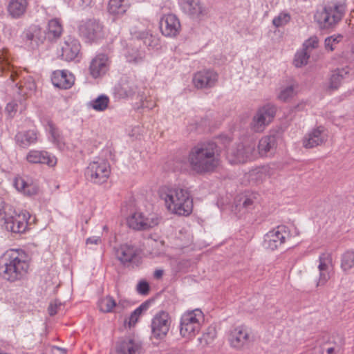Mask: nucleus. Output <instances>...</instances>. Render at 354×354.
I'll return each mask as SVG.
<instances>
[{
  "instance_id": "nucleus-2",
  "label": "nucleus",
  "mask_w": 354,
  "mask_h": 354,
  "mask_svg": "<svg viewBox=\"0 0 354 354\" xmlns=\"http://www.w3.org/2000/svg\"><path fill=\"white\" fill-rule=\"evenodd\" d=\"M159 194L160 198L165 201L167 209L174 213L187 216L192 212L193 202L186 189L164 186L160 189Z\"/></svg>"
},
{
  "instance_id": "nucleus-33",
  "label": "nucleus",
  "mask_w": 354,
  "mask_h": 354,
  "mask_svg": "<svg viewBox=\"0 0 354 354\" xmlns=\"http://www.w3.org/2000/svg\"><path fill=\"white\" fill-rule=\"evenodd\" d=\"M128 8L126 0H109L108 11L114 15H123Z\"/></svg>"
},
{
  "instance_id": "nucleus-27",
  "label": "nucleus",
  "mask_w": 354,
  "mask_h": 354,
  "mask_svg": "<svg viewBox=\"0 0 354 354\" xmlns=\"http://www.w3.org/2000/svg\"><path fill=\"white\" fill-rule=\"evenodd\" d=\"M138 86L133 79L125 78L122 80L118 88V93L121 97H133L137 92Z\"/></svg>"
},
{
  "instance_id": "nucleus-26",
  "label": "nucleus",
  "mask_w": 354,
  "mask_h": 354,
  "mask_svg": "<svg viewBox=\"0 0 354 354\" xmlns=\"http://www.w3.org/2000/svg\"><path fill=\"white\" fill-rule=\"evenodd\" d=\"M279 138L277 133H270L269 135L263 137L259 142L258 150L261 156H266L269 152H272Z\"/></svg>"
},
{
  "instance_id": "nucleus-57",
  "label": "nucleus",
  "mask_w": 354,
  "mask_h": 354,
  "mask_svg": "<svg viewBox=\"0 0 354 354\" xmlns=\"http://www.w3.org/2000/svg\"><path fill=\"white\" fill-rule=\"evenodd\" d=\"M169 354H185V353L181 350L175 349V350L171 351Z\"/></svg>"
},
{
  "instance_id": "nucleus-37",
  "label": "nucleus",
  "mask_w": 354,
  "mask_h": 354,
  "mask_svg": "<svg viewBox=\"0 0 354 354\" xmlns=\"http://www.w3.org/2000/svg\"><path fill=\"white\" fill-rule=\"evenodd\" d=\"M109 103V98L106 95H101L91 101L89 105L95 111H103L108 107Z\"/></svg>"
},
{
  "instance_id": "nucleus-56",
  "label": "nucleus",
  "mask_w": 354,
  "mask_h": 354,
  "mask_svg": "<svg viewBox=\"0 0 354 354\" xmlns=\"http://www.w3.org/2000/svg\"><path fill=\"white\" fill-rule=\"evenodd\" d=\"M163 274V270H156L155 272H154V274H153V276L156 279H160L162 277Z\"/></svg>"
},
{
  "instance_id": "nucleus-61",
  "label": "nucleus",
  "mask_w": 354,
  "mask_h": 354,
  "mask_svg": "<svg viewBox=\"0 0 354 354\" xmlns=\"http://www.w3.org/2000/svg\"><path fill=\"white\" fill-rule=\"evenodd\" d=\"M151 36H150L149 37H147L145 38V40L144 41L145 44H147V41H149L151 39Z\"/></svg>"
},
{
  "instance_id": "nucleus-14",
  "label": "nucleus",
  "mask_w": 354,
  "mask_h": 354,
  "mask_svg": "<svg viewBox=\"0 0 354 354\" xmlns=\"http://www.w3.org/2000/svg\"><path fill=\"white\" fill-rule=\"evenodd\" d=\"M228 340L232 347L240 350L248 348L252 342V338L248 328L239 326L230 331Z\"/></svg>"
},
{
  "instance_id": "nucleus-52",
  "label": "nucleus",
  "mask_w": 354,
  "mask_h": 354,
  "mask_svg": "<svg viewBox=\"0 0 354 354\" xmlns=\"http://www.w3.org/2000/svg\"><path fill=\"white\" fill-rule=\"evenodd\" d=\"M101 242L100 236H92L86 239V244H98Z\"/></svg>"
},
{
  "instance_id": "nucleus-20",
  "label": "nucleus",
  "mask_w": 354,
  "mask_h": 354,
  "mask_svg": "<svg viewBox=\"0 0 354 354\" xmlns=\"http://www.w3.org/2000/svg\"><path fill=\"white\" fill-rule=\"evenodd\" d=\"M26 160L30 163L45 164L49 167H54L57 164L55 156L46 151L31 150L28 153Z\"/></svg>"
},
{
  "instance_id": "nucleus-41",
  "label": "nucleus",
  "mask_w": 354,
  "mask_h": 354,
  "mask_svg": "<svg viewBox=\"0 0 354 354\" xmlns=\"http://www.w3.org/2000/svg\"><path fill=\"white\" fill-rule=\"evenodd\" d=\"M295 95V86L294 85H290L281 90L278 97L279 100L286 102L289 99L293 97Z\"/></svg>"
},
{
  "instance_id": "nucleus-13",
  "label": "nucleus",
  "mask_w": 354,
  "mask_h": 354,
  "mask_svg": "<svg viewBox=\"0 0 354 354\" xmlns=\"http://www.w3.org/2000/svg\"><path fill=\"white\" fill-rule=\"evenodd\" d=\"M4 221L3 227L12 234L24 233L28 227L27 215L24 214H15L8 215L6 214L3 217Z\"/></svg>"
},
{
  "instance_id": "nucleus-16",
  "label": "nucleus",
  "mask_w": 354,
  "mask_h": 354,
  "mask_svg": "<svg viewBox=\"0 0 354 354\" xmlns=\"http://www.w3.org/2000/svg\"><path fill=\"white\" fill-rule=\"evenodd\" d=\"M115 348L116 354H141L143 352L142 342L130 336L119 338Z\"/></svg>"
},
{
  "instance_id": "nucleus-49",
  "label": "nucleus",
  "mask_w": 354,
  "mask_h": 354,
  "mask_svg": "<svg viewBox=\"0 0 354 354\" xmlns=\"http://www.w3.org/2000/svg\"><path fill=\"white\" fill-rule=\"evenodd\" d=\"M250 176L252 178V179L254 178L257 180H260L261 181H262L263 178H265L266 175L261 170H256L253 171L250 174Z\"/></svg>"
},
{
  "instance_id": "nucleus-18",
  "label": "nucleus",
  "mask_w": 354,
  "mask_h": 354,
  "mask_svg": "<svg viewBox=\"0 0 354 354\" xmlns=\"http://www.w3.org/2000/svg\"><path fill=\"white\" fill-rule=\"evenodd\" d=\"M218 74L213 70H203L195 73L193 83L197 88H208L215 86Z\"/></svg>"
},
{
  "instance_id": "nucleus-19",
  "label": "nucleus",
  "mask_w": 354,
  "mask_h": 354,
  "mask_svg": "<svg viewBox=\"0 0 354 354\" xmlns=\"http://www.w3.org/2000/svg\"><path fill=\"white\" fill-rule=\"evenodd\" d=\"M117 259L126 266L129 263H138V250L133 245L129 244L121 245L115 249Z\"/></svg>"
},
{
  "instance_id": "nucleus-45",
  "label": "nucleus",
  "mask_w": 354,
  "mask_h": 354,
  "mask_svg": "<svg viewBox=\"0 0 354 354\" xmlns=\"http://www.w3.org/2000/svg\"><path fill=\"white\" fill-rule=\"evenodd\" d=\"M216 331L214 328L209 327L207 328V332L204 333L203 337L200 339L201 341L203 340L206 344H210L216 337Z\"/></svg>"
},
{
  "instance_id": "nucleus-1",
  "label": "nucleus",
  "mask_w": 354,
  "mask_h": 354,
  "mask_svg": "<svg viewBox=\"0 0 354 354\" xmlns=\"http://www.w3.org/2000/svg\"><path fill=\"white\" fill-rule=\"evenodd\" d=\"M221 148L214 141L200 142L188 157L192 169L198 174L212 172L218 166Z\"/></svg>"
},
{
  "instance_id": "nucleus-43",
  "label": "nucleus",
  "mask_w": 354,
  "mask_h": 354,
  "mask_svg": "<svg viewBox=\"0 0 354 354\" xmlns=\"http://www.w3.org/2000/svg\"><path fill=\"white\" fill-rule=\"evenodd\" d=\"M290 20V16L288 13L281 12L273 19L272 24L275 27L279 28L287 24Z\"/></svg>"
},
{
  "instance_id": "nucleus-39",
  "label": "nucleus",
  "mask_w": 354,
  "mask_h": 354,
  "mask_svg": "<svg viewBox=\"0 0 354 354\" xmlns=\"http://www.w3.org/2000/svg\"><path fill=\"white\" fill-rule=\"evenodd\" d=\"M341 268L347 271L354 268V252L347 251L342 257Z\"/></svg>"
},
{
  "instance_id": "nucleus-62",
  "label": "nucleus",
  "mask_w": 354,
  "mask_h": 354,
  "mask_svg": "<svg viewBox=\"0 0 354 354\" xmlns=\"http://www.w3.org/2000/svg\"><path fill=\"white\" fill-rule=\"evenodd\" d=\"M34 87H35V85H34L33 84H32L30 86V89H32Z\"/></svg>"
},
{
  "instance_id": "nucleus-30",
  "label": "nucleus",
  "mask_w": 354,
  "mask_h": 354,
  "mask_svg": "<svg viewBox=\"0 0 354 354\" xmlns=\"http://www.w3.org/2000/svg\"><path fill=\"white\" fill-rule=\"evenodd\" d=\"M17 143L23 148H26L37 141V134L34 131L19 132L15 136Z\"/></svg>"
},
{
  "instance_id": "nucleus-12",
  "label": "nucleus",
  "mask_w": 354,
  "mask_h": 354,
  "mask_svg": "<svg viewBox=\"0 0 354 354\" xmlns=\"http://www.w3.org/2000/svg\"><path fill=\"white\" fill-rule=\"evenodd\" d=\"M171 319L165 311L156 313L151 321V333L154 338L162 339L165 338L169 330Z\"/></svg>"
},
{
  "instance_id": "nucleus-55",
  "label": "nucleus",
  "mask_w": 354,
  "mask_h": 354,
  "mask_svg": "<svg viewBox=\"0 0 354 354\" xmlns=\"http://www.w3.org/2000/svg\"><path fill=\"white\" fill-rule=\"evenodd\" d=\"M5 202L2 198H0V215H5L6 214L5 212Z\"/></svg>"
},
{
  "instance_id": "nucleus-29",
  "label": "nucleus",
  "mask_w": 354,
  "mask_h": 354,
  "mask_svg": "<svg viewBox=\"0 0 354 354\" xmlns=\"http://www.w3.org/2000/svg\"><path fill=\"white\" fill-rule=\"evenodd\" d=\"M27 6V0H12L8 4V10L13 18H19L25 13Z\"/></svg>"
},
{
  "instance_id": "nucleus-48",
  "label": "nucleus",
  "mask_w": 354,
  "mask_h": 354,
  "mask_svg": "<svg viewBox=\"0 0 354 354\" xmlns=\"http://www.w3.org/2000/svg\"><path fill=\"white\" fill-rule=\"evenodd\" d=\"M129 305V301L127 299H120L118 303H116V310L118 313L122 312L124 308H127Z\"/></svg>"
},
{
  "instance_id": "nucleus-5",
  "label": "nucleus",
  "mask_w": 354,
  "mask_h": 354,
  "mask_svg": "<svg viewBox=\"0 0 354 354\" xmlns=\"http://www.w3.org/2000/svg\"><path fill=\"white\" fill-rule=\"evenodd\" d=\"M204 315L201 309L196 308L184 313L180 318V333L185 338H192L201 329Z\"/></svg>"
},
{
  "instance_id": "nucleus-42",
  "label": "nucleus",
  "mask_w": 354,
  "mask_h": 354,
  "mask_svg": "<svg viewBox=\"0 0 354 354\" xmlns=\"http://www.w3.org/2000/svg\"><path fill=\"white\" fill-rule=\"evenodd\" d=\"M48 126L49 128V132L51 135L53 142L56 143L57 145H59L62 143V138L59 133V130L55 126V124L52 122H48Z\"/></svg>"
},
{
  "instance_id": "nucleus-51",
  "label": "nucleus",
  "mask_w": 354,
  "mask_h": 354,
  "mask_svg": "<svg viewBox=\"0 0 354 354\" xmlns=\"http://www.w3.org/2000/svg\"><path fill=\"white\" fill-rule=\"evenodd\" d=\"M30 32V29L28 28L24 32V39L26 42L30 43V46L32 48V45L35 44V37L29 36Z\"/></svg>"
},
{
  "instance_id": "nucleus-17",
  "label": "nucleus",
  "mask_w": 354,
  "mask_h": 354,
  "mask_svg": "<svg viewBox=\"0 0 354 354\" xmlns=\"http://www.w3.org/2000/svg\"><path fill=\"white\" fill-rule=\"evenodd\" d=\"M181 28L178 18L173 14L164 15L160 21V29L166 37H174L179 34Z\"/></svg>"
},
{
  "instance_id": "nucleus-47",
  "label": "nucleus",
  "mask_w": 354,
  "mask_h": 354,
  "mask_svg": "<svg viewBox=\"0 0 354 354\" xmlns=\"http://www.w3.org/2000/svg\"><path fill=\"white\" fill-rule=\"evenodd\" d=\"M137 292L142 295H147L150 291L149 283L145 280H141L136 286Z\"/></svg>"
},
{
  "instance_id": "nucleus-10",
  "label": "nucleus",
  "mask_w": 354,
  "mask_h": 354,
  "mask_svg": "<svg viewBox=\"0 0 354 354\" xmlns=\"http://www.w3.org/2000/svg\"><path fill=\"white\" fill-rule=\"evenodd\" d=\"M275 113V107L270 104L260 108L252 119L250 124L251 129L256 132L263 131L266 126L271 122Z\"/></svg>"
},
{
  "instance_id": "nucleus-63",
  "label": "nucleus",
  "mask_w": 354,
  "mask_h": 354,
  "mask_svg": "<svg viewBox=\"0 0 354 354\" xmlns=\"http://www.w3.org/2000/svg\"><path fill=\"white\" fill-rule=\"evenodd\" d=\"M0 354H7V353H1Z\"/></svg>"
},
{
  "instance_id": "nucleus-60",
  "label": "nucleus",
  "mask_w": 354,
  "mask_h": 354,
  "mask_svg": "<svg viewBox=\"0 0 354 354\" xmlns=\"http://www.w3.org/2000/svg\"><path fill=\"white\" fill-rule=\"evenodd\" d=\"M54 349H56L58 351H59L60 354H66V352H65V351L64 349H61V348H59L58 347H55Z\"/></svg>"
},
{
  "instance_id": "nucleus-24",
  "label": "nucleus",
  "mask_w": 354,
  "mask_h": 354,
  "mask_svg": "<svg viewBox=\"0 0 354 354\" xmlns=\"http://www.w3.org/2000/svg\"><path fill=\"white\" fill-rule=\"evenodd\" d=\"M108 57L106 55L100 54L93 58L89 66L90 73L93 77L97 78L106 73Z\"/></svg>"
},
{
  "instance_id": "nucleus-40",
  "label": "nucleus",
  "mask_w": 354,
  "mask_h": 354,
  "mask_svg": "<svg viewBox=\"0 0 354 354\" xmlns=\"http://www.w3.org/2000/svg\"><path fill=\"white\" fill-rule=\"evenodd\" d=\"M310 55V51L305 50L304 48L297 52L294 59L295 66L299 68L307 64Z\"/></svg>"
},
{
  "instance_id": "nucleus-22",
  "label": "nucleus",
  "mask_w": 354,
  "mask_h": 354,
  "mask_svg": "<svg viewBox=\"0 0 354 354\" xmlns=\"http://www.w3.org/2000/svg\"><path fill=\"white\" fill-rule=\"evenodd\" d=\"M51 80L55 86L62 89L70 88L74 84L73 75L67 71H54Z\"/></svg>"
},
{
  "instance_id": "nucleus-25",
  "label": "nucleus",
  "mask_w": 354,
  "mask_h": 354,
  "mask_svg": "<svg viewBox=\"0 0 354 354\" xmlns=\"http://www.w3.org/2000/svg\"><path fill=\"white\" fill-rule=\"evenodd\" d=\"M319 278L317 286L325 284L330 279V267L331 266V257L328 254H322L319 258Z\"/></svg>"
},
{
  "instance_id": "nucleus-15",
  "label": "nucleus",
  "mask_w": 354,
  "mask_h": 354,
  "mask_svg": "<svg viewBox=\"0 0 354 354\" xmlns=\"http://www.w3.org/2000/svg\"><path fill=\"white\" fill-rule=\"evenodd\" d=\"M159 223L158 218L155 214L145 216L141 212H135L127 219L129 227L136 230H146L153 227Z\"/></svg>"
},
{
  "instance_id": "nucleus-35",
  "label": "nucleus",
  "mask_w": 354,
  "mask_h": 354,
  "mask_svg": "<svg viewBox=\"0 0 354 354\" xmlns=\"http://www.w3.org/2000/svg\"><path fill=\"white\" fill-rule=\"evenodd\" d=\"M125 56L129 62L137 64L143 59L144 52L140 50L138 47L131 46L127 48Z\"/></svg>"
},
{
  "instance_id": "nucleus-9",
  "label": "nucleus",
  "mask_w": 354,
  "mask_h": 354,
  "mask_svg": "<svg viewBox=\"0 0 354 354\" xmlns=\"http://www.w3.org/2000/svg\"><path fill=\"white\" fill-rule=\"evenodd\" d=\"M289 236L288 227L279 225L264 236L263 246L268 250H274L281 247Z\"/></svg>"
},
{
  "instance_id": "nucleus-32",
  "label": "nucleus",
  "mask_w": 354,
  "mask_h": 354,
  "mask_svg": "<svg viewBox=\"0 0 354 354\" xmlns=\"http://www.w3.org/2000/svg\"><path fill=\"white\" fill-rule=\"evenodd\" d=\"M63 31L60 21L57 19L49 21L48 24V32L46 33L48 39L50 41L56 40L60 37Z\"/></svg>"
},
{
  "instance_id": "nucleus-8",
  "label": "nucleus",
  "mask_w": 354,
  "mask_h": 354,
  "mask_svg": "<svg viewBox=\"0 0 354 354\" xmlns=\"http://www.w3.org/2000/svg\"><path fill=\"white\" fill-rule=\"evenodd\" d=\"M110 174V166L104 160L91 162L85 170L86 178L95 184H102L106 181Z\"/></svg>"
},
{
  "instance_id": "nucleus-21",
  "label": "nucleus",
  "mask_w": 354,
  "mask_h": 354,
  "mask_svg": "<svg viewBox=\"0 0 354 354\" xmlns=\"http://www.w3.org/2000/svg\"><path fill=\"white\" fill-rule=\"evenodd\" d=\"M80 51V44L77 39L68 37L62 46V59L71 62L75 59Z\"/></svg>"
},
{
  "instance_id": "nucleus-3",
  "label": "nucleus",
  "mask_w": 354,
  "mask_h": 354,
  "mask_svg": "<svg viewBox=\"0 0 354 354\" xmlns=\"http://www.w3.org/2000/svg\"><path fill=\"white\" fill-rule=\"evenodd\" d=\"M28 265L14 250L6 252L0 257V275L10 282L21 280L27 272Z\"/></svg>"
},
{
  "instance_id": "nucleus-31",
  "label": "nucleus",
  "mask_w": 354,
  "mask_h": 354,
  "mask_svg": "<svg viewBox=\"0 0 354 354\" xmlns=\"http://www.w3.org/2000/svg\"><path fill=\"white\" fill-rule=\"evenodd\" d=\"M348 74L347 68H337L332 72L330 77L329 88L335 90L339 88L342 80Z\"/></svg>"
},
{
  "instance_id": "nucleus-46",
  "label": "nucleus",
  "mask_w": 354,
  "mask_h": 354,
  "mask_svg": "<svg viewBox=\"0 0 354 354\" xmlns=\"http://www.w3.org/2000/svg\"><path fill=\"white\" fill-rule=\"evenodd\" d=\"M318 46V39L316 36H313L310 37L308 39L306 40L303 44V48L305 50L310 51L314 48H316Z\"/></svg>"
},
{
  "instance_id": "nucleus-53",
  "label": "nucleus",
  "mask_w": 354,
  "mask_h": 354,
  "mask_svg": "<svg viewBox=\"0 0 354 354\" xmlns=\"http://www.w3.org/2000/svg\"><path fill=\"white\" fill-rule=\"evenodd\" d=\"M253 205V200L250 198L245 197L243 202V206L245 209H250V207Z\"/></svg>"
},
{
  "instance_id": "nucleus-34",
  "label": "nucleus",
  "mask_w": 354,
  "mask_h": 354,
  "mask_svg": "<svg viewBox=\"0 0 354 354\" xmlns=\"http://www.w3.org/2000/svg\"><path fill=\"white\" fill-rule=\"evenodd\" d=\"M28 28L30 31L29 36L35 37V44L32 45V48H37L46 39L47 37L45 31L36 25L31 26Z\"/></svg>"
},
{
  "instance_id": "nucleus-23",
  "label": "nucleus",
  "mask_w": 354,
  "mask_h": 354,
  "mask_svg": "<svg viewBox=\"0 0 354 354\" xmlns=\"http://www.w3.org/2000/svg\"><path fill=\"white\" fill-rule=\"evenodd\" d=\"M326 140V134L322 127L313 129L304 139L306 148H313L324 143Z\"/></svg>"
},
{
  "instance_id": "nucleus-36",
  "label": "nucleus",
  "mask_w": 354,
  "mask_h": 354,
  "mask_svg": "<svg viewBox=\"0 0 354 354\" xmlns=\"http://www.w3.org/2000/svg\"><path fill=\"white\" fill-rule=\"evenodd\" d=\"M149 304L150 302L146 301L131 313L129 321V327L133 326L137 323L140 316L148 309Z\"/></svg>"
},
{
  "instance_id": "nucleus-28",
  "label": "nucleus",
  "mask_w": 354,
  "mask_h": 354,
  "mask_svg": "<svg viewBox=\"0 0 354 354\" xmlns=\"http://www.w3.org/2000/svg\"><path fill=\"white\" fill-rule=\"evenodd\" d=\"M14 185L18 191L22 192L27 196L35 195L38 192L37 185L21 177H18L15 179Z\"/></svg>"
},
{
  "instance_id": "nucleus-11",
  "label": "nucleus",
  "mask_w": 354,
  "mask_h": 354,
  "mask_svg": "<svg viewBox=\"0 0 354 354\" xmlns=\"http://www.w3.org/2000/svg\"><path fill=\"white\" fill-rule=\"evenodd\" d=\"M181 8L183 12L193 20L201 21L208 17L209 9L199 0H183Z\"/></svg>"
},
{
  "instance_id": "nucleus-6",
  "label": "nucleus",
  "mask_w": 354,
  "mask_h": 354,
  "mask_svg": "<svg viewBox=\"0 0 354 354\" xmlns=\"http://www.w3.org/2000/svg\"><path fill=\"white\" fill-rule=\"evenodd\" d=\"M255 147L252 141L234 144L227 149V159L232 165L245 162L255 157Z\"/></svg>"
},
{
  "instance_id": "nucleus-7",
  "label": "nucleus",
  "mask_w": 354,
  "mask_h": 354,
  "mask_svg": "<svg viewBox=\"0 0 354 354\" xmlns=\"http://www.w3.org/2000/svg\"><path fill=\"white\" fill-rule=\"evenodd\" d=\"M80 37L86 42H96L104 37V26L99 20L89 19L82 21L78 27Z\"/></svg>"
},
{
  "instance_id": "nucleus-50",
  "label": "nucleus",
  "mask_w": 354,
  "mask_h": 354,
  "mask_svg": "<svg viewBox=\"0 0 354 354\" xmlns=\"http://www.w3.org/2000/svg\"><path fill=\"white\" fill-rule=\"evenodd\" d=\"M17 103L15 102H12L7 104L6 110L10 115H12V113H15L17 111Z\"/></svg>"
},
{
  "instance_id": "nucleus-54",
  "label": "nucleus",
  "mask_w": 354,
  "mask_h": 354,
  "mask_svg": "<svg viewBox=\"0 0 354 354\" xmlns=\"http://www.w3.org/2000/svg\"><path fill=\"white\" fill-rule=\"evenodd\" d=\"M333 41H332V37H327L326 39H325V46H326V49H329L330 50H333Z\"/></svg>"
},
{
  "instance_id": "nucleus-44",
  "label": "nucleus",
  "mask_w": 354,
  "mask_h": 354,
  "mask_svg": "<svg viewBox=\"0 0 354 354\" xmlns=\"http://www.w3.org/2000/svg\"><path fill=\"white\" fill-rule=\"evenodd\" d=\"M63 306V304L58 299L52 301L48 307V314L50 316L56 315L59 311L62 310Z\"/></svg>"
},
{
  "instance_id": "nucleus-58",
  "label": "nucleus",
  "mask_w": 354,
  "mask_h": 354,
  "mask_svg": "<svg viewBox=\"0 0 354 354\" xmlns=\"http://www.w3.org/2000/svg\"><path fill=\"white\" fill-rule=\"evenodd\" d=\"M342 38V35H339L338 37H337L335 38H333L332 37V41H333V42L338 43L341 40Z\"/></svg>"
},
{
  "instance_id": "nucleus-59",
  "label": "nucleus",
  "mask_w": 354,
  "mask_h": 354,
  "mask_svg": "<svg viewBox=\"0 0 354 354\" xmlns=\"http://www.w3.org/2000/svg\"><path fill=\"white\" fill-rule=\"evenodd\" d=\"M334 348L333 347H330V348H328L327 350H326V352L328 354H332L334 352Z\"/></svg>"
},
{
  "instance_id": "nucleus-4",
  "label": "nucleus",
  "mask_w": 354,
  "mask_h": 354,
  "mask_svg": "<svg viewBox=\"0 0 354 354\" xmlns=\"http://www.w3.org/2000/svg\"><path fill=\"white\" fill-rule=\"evenodd\" d=\"M345 12L344 3H332L315 14V19L321 28H330L337 24Z\"/></svg>"
},
{
  "instance_id": "nucleus-38",
  "label": "nucleus",
  "mask_w": 354,
  "mask_h": 354,
  "mask_svg": "<svg viewBox=\"0 0 354 354\" xmlns=\"http://www.w3.org/2000/svg\"><path fill=\"white\" fill-rule=\"evenodd\" d=\"M99 308L103 313H111L114 308H116V301L113 297L108 295L100 301Z\"/></svg>"
}]
</instances>
